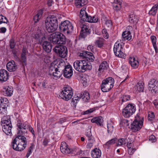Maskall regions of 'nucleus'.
Returning <instances> with one entry per match:
<instances>
[{"label": "nucleus", "instance_id": "obj_43", "mask_svg": "<svg viewBox=\"0 0 158 158\" xmlns=\"http://www.w3.org/2000/svg\"><path fill=\"white\" fill-rule=\"evenodd\" d=\"M155 115L153 112H149L148 116V119L150 121H152L155 119Z\"/></svg>", "mask_w": 158, "mask_h": 158}, {"label": "nucleus", "instance_id": "obj_49", "mask_svg": "<svg viewBox=\"0 0 158 158\" xmlns=\"http://www.w3.org/2000/svg\"><path fill=\"white\" fill-rule=\"evenodd\" d=\"M58 71L57 68L54 70V74L52 75V76L54 77V78L56 79L57 78H60L61 77V74L59 75L58 73Z\"/></svg>", "mask_w": 158, "mask_h": 158}, {"label": "nucleus", "instance_id": "obj_44", "mask_svg": "<svg viewBox=\"0 0 158 158\" xmlns=\"http://www.w3.org/2000/svg\"><path fill=\"white\" fill-rule=\"evenodd\" d=\"M120 125L121 126H124L127 127L129 125V121L126 119H122L121 121Z\"/></svg>", "mask_w": 158, "mask_h": 158}, {"label": "nucleus", "instance_id": "obj_32", "mask_svg": "<svg viewBox=\"0 0 158 158\" xmlns=\"http://www.w3.org/2000/svg\"><path fill=\"white\" fill-rule=\"evenodd\" d=\"M28 52L27 49L25 47H23L22 48V52L21 56V60L22 61L25 63L27 61V57L26 54Z\"/></svg>", "mask_w": 158, "mask_h": 158}, {"label": "nucleus", "instance_id": "obj_9", "mask_svg": "<svg viewBox=\"0 0 158 158\" xmlns=\"http://www.w3.org/2000/svg\"><path fill=\"white\" fill-rule=\"evenodd\" d=\"M135 106L134 104H129L123 109V115L125 118H129L135 112Z\"/></svg>", "mask_w": 158, "mask_h": 158}, {"label": "nucleus", "instance_id": "obj_10", "mask_svg": "<svg viewBox=\"0 0 158 158\" xmlns=\"http://www.w3.org/2000/svg\"><path fill=\"white\" fill-rule=\"evenodd\" d=\"M53 50L59 56L62 58L65 57L68 53V50L67 47L63 45L56 46Z\"/></svg>", "mask_w": 158, "mask_h": 158}, {"label": "nucleus", "instance_id": "obj_50", "mask_svg": "<svg viewBox=\"0 0 158 158\" xmlns=\"http://www.w3.org/2000/svg\"><path fill=\"white\" fill-rule=\"evenodd\" d=\"M117 146H121L125 143V140L124 139L122 138L117 140Z\"/></svg>", "mask_w": 158, "mask_h": 158}, {"label": "nucleus", "instance_id": "obj_8", "mask_svg": "<svg viewBox=\"0 0 158 158\" xmlns=\"http://www.w3.org/2000/svg\"><path fill=\"white\" fill-rule=\"evenodd\" d=\"M113 51L115 55L119 58H124L126 55L124 50L121 44L116 42L114 45Z\"/></svg>", "mask_w": 158, "mask_h": 158}, {"label": "nucleus", "instance_id": "obj_30", "mask_svg": "<svg viewBox=\"0 0 158 158\" xmlns=\"http://www.w3.org/2000/svg\"><path fill=\"white\" fill-rule=\"evenodd\" d=\"M137 17L133 13L129 15V21L131 24L136 23L138 21Z\"/></svg>", "mask_w": 158, "mask_h": 158}, {"label": "nucleus", "instance_id": "obj_52", "mask_svg": "<svg viewBox=\"0 0 158 158\" xmlns=\"http://www.w3.org/2000/svg\"><path fill=\"white\" fill-rule=\"evenodd\" d=\"M121 101L123 102L129 101L130 100V95H123L121 98Z\"/></svg>", "mask_w": 158, "mask_h": 158}, {"label": "nucleus", "instance_id": "obj_26", "mask_svg": "<svg viewBox=\"0 0 158 158\" xmlns=\"http://www.w3.org/2000/svg\"><path fill=\"white\" fill-rule=\"evenodd\" d=\"M91 122L92 123H95L98 125L102 126L103 125V119L102 117L98 116L93 118L91 120Z\"/></svg>", "mask_w": 158, "mask_h": 158}, {"label": "nucleus", "instance_id": "obj_61", "mask_svg": "<svg viewBox=\"0 0 158 158\" xmlns=\"http://www.w3.org/2000/svg\"><path fill=\"white\" fill-rule=\"evenodd\" d=\"M6 31V27H1L0 28V33H4Z\"/></svg>", "mask_w": 158, "mask_h": 158}, {"label": "nucleus", "instance_id": "obj_34", "mask_svg": "<svg viewBox=\"0 0 158 158\" xmlns=\"http://www.w3.org/2000/svg\"><path fill=\"white\" fill-rule=\"evenodd\" d=\"M150 39L155 52L156 53H157L158 52V49L156 44V38L155 36L152 35L151 36Z\"/></svg>", "mask_w": 158, "mask_h": 158}, {"label": "nucleus", "instance_id": "obj_21", "mask_svg": "<svg viewBox=\"0 0 158 158\" xmlns=\"http://www.w3.org/2000/svg\"><path fill=\"white\" fill-rule=\"evenodd\" d=\"M129 63L131 67L134 69H136L138 67L139 62L137 60H136L134 57H131L129 59Z\"/></svg>", "mask_w": 158, "mask_h": 158}, {"label": "nucleus", "instance_id": "obj_19", "mask_svg": "<svg viewBox=\"0 0 158 158\" xmlns=\"http://www.w3.org/2000/svg\"><path fill=\"white\" fill-rule=\"evenodd\" d=\"M45 27L47 31L49 33L53 32L55 31L57 28L56 27L52 25L50 23L45 22Z\"/></svg>", "mask_w": 158, "mask_h": 158}, {"label": "nucleus", "instance_id": "obj_64", "mask_svg": "<svg viewBox=\"0 0 158 158\" xmlns=\"http://www.w3.org/2000/svg\"><path fill=\"white\" fill-rule=\"evenodd\" d=\"M77 101H75L74 100V98H72L71 101V104L73 105L74 107H76L77 104Z\"/></svg>", "mask_w": 158, "mask_h": 158}, {"label": "nucleus", "instance_id": "obj_56", "mask_svg": "<svg viewBox=\"0 0 158 158\" xmlns=\"http://www.w3.org/2000/svg\"><path fill=\"white\" fill-rule=\"evenodd\" d=\"M149 140L152 143H154L156 141V139L154 135H152L149 136Z\"/></svg>", "mask_w": 158, "mask_h": 158}, {"label": "nucleus", "instance_id": "obj_29", "mask_svg": "<svg viewBox=\"0 0 158 158\" xmlns=\"http://www.w3.org/2000/svg\"><path fill=\"white\" fill-rule=\"evenodd\" d=\"M105 40L102 38L99 37L94 42L95 45L99 48L103 47Z\"/></svg>", "mask_w": 158, "mask_h": 158}, {"label": "nucleus", "instance_id": "obj_36", "mask_svg": "<svg viewBox=\"0 0 158 158\" xmlns=\"http://www.w3.org/2000/svg\"><path fill=\"white\" fill-rule=\"evenodd\" d=\"M56 66V64L54 63H52L51 64L49 68V74L50 75L52 76V75L54 74V70L57 68Z\"/></svg>", "mask_w": 158, "mask_h": 158}, {"label": "nucleus", "instance_id": "obj_16", "mask_svg": "<svg viewBox=\"0 0 158 158\" xmlns=\"http://www.w3.org/2000/svg\"><path fill=\"white\" fill-rule=\"evenodd\" d=\"M13 91V88L11 86H8L3 87L1 91V93L4 96L10 97L12 95Z\"/></svg>", "mask_w": 158, "mask_h": 158}, {"label": "nucleus", "instance_id": "obj_14", "mask_svg": "<svg viewBox=\"0 0 158 158\" xmlns=\"http://www.w3.org/2000/svg\"><path fill=\"white\" fill-rule=\"evenodd\" d=\"M45 22L50 23L52 25L58 27V23L57 18L54 15L49 16L46 19Z\"/></svg>", "mask_w": 158, "mask_h": 158}, {"label": "nucleus", "instance_id": "obj_25", "mask_svg": "<svg viewBox=\"0 0 158 158\" xmlns=\"http://www.w3.org/2000/svg\"><path fill=\"white\" fill-rule=\"evenodd\" d=\"M134 88L139 92H143L144 89V83L142 82H138L135 86Z\"/></svg>", "mask_w": 158, "mask_h": 158}, {"label": "nucleus", "instance_id": "obj_2", "mask_svg": "<svg viewBox=\"0 0 158 158\" xmlns=\"http://www.w3.org/2000/svg\"><path fill=\"white\" fill-rule=\"evenodd\" d=\"M85 8H83L81 9L79 16L81 19L80 22L82 23L80 26L81 28L80 37L84 38L90 34L91 30L89 28V26L83 24L82 21L96 23L97 22L98 20V18L96 16L92 17L89 16L85 10Z\"/></svg>", "mask_w": 158, "mask_h": 158}, {"label": "nucleus", "instance_id": "obj_55", "mask_svg": "<svg viewBox=\"0 0 158 158\" xmlns=\"http://www.w3.org/2000/svg\"><path fill=\"white\" fill-rule=\"evenodd\" d=\"M95 109L94 108H90L85 111H83L82 113L83 114H89L94 111Z\"/></svg>", "mask_w": 158, "mask_h": 158}, {"label": "nucleus", "instance_id": "obj_17", "mask_svg": "<svg viewBox=\"0 0 158 158\" xmlns=\"http://www.w3.org/2000/svg\"><path fill=\"white\" fill-rule=\"evenodd\" d=\"M66 66L67 65L66 64L65 62L63 60H61L59 62V64L57 65L56 64V67H57L59 71L58 73L59 75L61 74V76L62 75L65 68Z\"/></svg>", "mask_w": 158, "mask_h": 158}, {"label": "nucleus", "instance_id": "obj_59", "mask_svg": "<svg viewBox=\"0 0 158 158\" xmlns=\"http://www.w3.org/2000/svg\"><path fill=\"white\" fill-rule=\"evenodd\" d=\"M106 21L105 23L106 25L108 27L111 26L112 25V22L111 20H105Z\"/></svg>", "mask_w": 158, "mask_h": 158}, {"label": "nucleus", "instance_id": "obj_39", "mask_svg": "<svg viewBox=\"0 0 158 158\" xmlns=\"http://www.w3.org/2000/svg\"><path fill=\"white\" fill-rule=\"evenodd\" d=\"M158 9V4H156L149 11V13L153 16H155L157 10Z\"/></svg>", "mask_w": 158, "mask_h": 158}, {"label": "nucleus", "instance_id": "obj_45", "mask_svg": "<svg viewBox=\"0 0 158 158\" xmlns=\"http://www.w3.org/2000/svg\"><path fill=\"white\" fill-rule=\"evenodd\" d=\"M42 36L41 31L40 30H38L36 31V33L35 34L34 38L37 40H40V38ZM40 41V40H39Z\"/></svg>", "mask_w": 158, "mask_h": 158}, {"label": "nucleus", "instance_id": "obj_11", "mask_svg": "<svg viewBox=\"0 0 158 158\" xmlns=\"http://www.w3.org/2000/svg\"><path fill=\"white\" fill-rule=\"evenodd\" d=\"M61 152L64 154H73L77 155V148L73 149L68 148V145L65 143H62L60 147Z\"/></svg>", "mask_w": 158, "mask_h": 158}, {"label": "nucleus", "instance_id": "obj_27", "mask_svg": "<svg viewBox=\"0 0 158 158\" xmlns=\"http://www.w3.org/2000/svg\"><path fill=\"white\" fill-rule=\"evenodd\" d=\"M108 66V64L106 61H103L99 65L98 71L100 73L103 72L107 69Z\"/></svg>", "mask_w": 158, "mask_h": 158}, {"label": "nucleus", "instance_id": "obj_40", "mask_svg": "<svg viewBox=\"0 0 158 158\" xmlns=\"http://www.w3.org/2000/svg\"><path fill=\"white\" fill-rule=\"evenodd\" d=\"M2 23H5L6 24L7 26L9 24V22L5 17L2 15H0V24Z\"/></svg>", "mask_w": 158, "mask_h": 158}, {"label": "nucleus", "instance_id": "obj_28", "mask_svg": "<svg viewBox=\"0 0 158 158\" xmlns=\"http://www.w3.org/2000/svg\"><path fill=\"white\" fill-rule=\"evenodd\" d=\"M80 98H82L85 102H88L90 98L89 94L86 91L82 92L80 95Z\"/></svg>", "mask_w": 158, "mask_h": 158}, {"label": "nucleus", "instance_id": "obj_60", "mask_svg": "<svg viewBox=\"0 0 158 158\" xmlns=\"http://www.w3.org/2000/svg\"><path fill=\"white\" fill-rule=\"evenodd\" d=\"M41 18L40 17H39V16L38 15H35L34 17V20L35 22V23H37V22Z\"/></svg>", "mask_w": 158, "mask_h": 158}, {"label": "nucleus", "instance_id": "obj_38", "mask_svg": "<svg viewBox=\"0 0 158 158\" xmlns=\"http://www.w3.org/2000/svg\"><path fill=\"white\" fill-rule=\"evenodd\" d=\"M117 139L116 138H114L107 141L105 144V146H107V147L108 148L110 146L114 144L115 143L117 142Z\"/></svg>", "mask_w": 158, "mask_h": 158}, {"label": "nucleus", "instance_id": "obj_35", "mask_svg": "<svg viewBox=\"0 0 158 158\" xmlns=\"http://www.w3.org/2000/svg\"><path fill=\"white\" fill-rule=\"evenodd\" d=\"M87 3V2L85 0H76L75 4L77 7H80L86 5Z\"/></svg>", "mask_w": 158, "mask_h": 158}, {"label": "nucleus", "instance_id": "obj_18", "mask_svg": "<svg viewBox=\"0 0 158 158\" xmlns=\"http://www.w3.org/2000/svg\"><path fill=\"white\" fill-rule=\"evenodd\" d=\"M83 60L75 61L73 63V66L75 69L80 72H82Z\"/></svg>", "mask_w": 158, "mask_h": 158}, {"label": "nucleus", "instance_id": "obj_33", "mask_svg": "<svg viewBox=\"0 0 158 158\" xmlns=\"http://www.w3.org/2000/svg\"><path fill=\"white\" fill-rule=\"evenodd\" d=\"M2 126V129L4 132L7 135L10 134L11 133V130L12 128V126H8L7 125L5 126L3 125Z\"/></svg>", "mask_w": 158, "mask_h": 158}, {"label": "nucleus", "instance_id": "obj_3", "mask_svg": "<svg viewBox=\"0 0 158 158\" xmlns=\"http://www.w3.org/2000/svg\"><path fill=\"white\" fill-rule=\"evenodd\" d=\"M48 39L54 44H64L66 41L65 35L59 32H56L51 34Z\"/></svg>", "mask_w": 158, "mask_h": 158}, {"label": "nucleus", "instance_id": "obj_1", "mask_svg": "<svg viewBox=\"0 0 158 158\" xmlns=\"http://www.w3.org/2000/svg\"><path fill=\"white\" fill-rule=\"evenodd\" d=\"M17 126L18 135L12 140L11 146L14 150L21 152L27 146L26 138L22 135L27 132L28 125L26 122H23L20 120H18Z\"/></svg>", "mask_w": 158, "mask_h": 158}, {"label": "nucleus", "instance_id": "obj_58", "mask_svg": "<svg viewBox=\"0 0 158 158\" xmlns=\"http://www.w3.org/2000/svg\"><path fill=\"white\" fill-rule=\"evenodd\" d=\"M135 151V149L134 148H131L128 149V153L130 155H132Z\"/></svg>", "mask_w": 158, "mask_h": 158}, {"label": "nucleus", "instance_id": "obj_53", "mask_svg": "<svg viewBox=\"0 0 158 158\" xmlns=\"http://www.w3.org/2000/svg\"><path fill=\"white\" fill-rule=\"evenodd\" d=\"M16 45V43L14 39L12 37L10 41V48L11 49H13L14 48L15 45Z\"/></svg>", "mask_w": 158, "mask_h": 158}, {"label": "nucleus", "instance_id": "obj_23", "mask_svg": "<svg viewBox=\"0 0 158 158\" xmlns=\"http://www.w3.org/2000/svg\"><path fill=\"white\" fill-rule=\"evenodd\" d=\"M92 69V66L91 63L85 60H83V68L81 69L82 70V72H84L85 71L87 70H90Z\"/></svg>", "mask_w": 158, "mask_h": 158}, {"label": "nucleus", "instance_id": "obj_42", "mask_svg": "<svg viewBox=\"0 0 158 158\" xmlns=\"http://www.w3.org/2000/svg\"><path fill=\"white\" fill-rule=\"evenodd\" d=\"M107 132L108 133L111 134L113 131V124L112 122L107 124Z\"/></svg>", "mask_w": 158, "mask_h": 158}, {"label": "nucleus", "instance_id": "obj_31", "mask_svg": "<svg viewBox=\"0 0 158 158\" xmlns=\"http://www.w3.org/2000/svg\"><path fill=\"white\" fill-rule=\"evenodd\" d=\"M123 40H129L131 39V36L130 31H126L123 32L122 34Z\"/></svg>", "mask_w": 158, "mask_h": 158}, {"label": "nucleus", "instance_id": "obj_13", "mask_svg": "<svg viewBox=\"0 0 158 158\" xmlns=\"http://www.w3.org/2000/svg\"><path fill=\"white\" fill-rule=\"evenodd\" d=\"M64 77L69 79L71 77L73 74L72 67L70 64L67 65L65 68L63 73Z\"/></svg>", "mask_w": 158, "mask_h": 158}, {"label": "nucleus", "instance_id": "obj_15", "mask_svg": "<svg viewBox=\"0 0 158 158\" xmlns=\"http://www.w3.org/2000/svg\"><path fill=\"white\" fill-rule=\"evenodd\" d=\"M10 75L9 73L6 70L2 69L0 70V81L5 82L9 79Z\"/></svg>", "mask_w": 158, "mask_h": 158}, {"label": "nucleus", "instance_id": "obj_24", "mask_svg": "<svg viewBox=\"0 0 158 158\" xmlns=\"http://www.w3.org/2000/svg\"><path fill=\"white\" fill-rule=\"evenodd\" d=\"M91 154L93 158H99L101 156V152L99 149L95 148L92 151Z\"/></svg>", "mask_w": 158, "mask_h": 158}, {"label": "nucleus", "instance_id": "obj_22", "mask_svg": "<svg viewBox=\"0 0 158 158\" xmlns=\"http://www.w3.org/2000/svg\"><path fill=\"white\" fill-rule=\"evenodd\" d=\"M44 50L46 52L49 53L51 52L52 49V45L51 43L47 41H44L42 44Z\"/></svg>", "mask_w": 158, "mask_h": 158}, {"label": "nucleus", "instance_id": "obj_20", "mask_svg": "<svg viewBox=\"0 0 158 158\" xmlns=\"http://www.w3.org/2000/svg\"><path fill=\"white\" fill-rule=\"evenodd\" d=\"M6 68L8 71L12 72L15 71L17 69V67L14 61L12 60L7 63L6 64Z\"/></svg>", "mask_w": 158, "mask_h": 158}, {"label": "nucleus", "instance_id": "obj_47", "mask_svg": "<svg viewBox=\"0 0 158 158\" xmlns=\"http://www.w3.org/2000/svg\"><path fill=\"white\" fill-rule=\"evenodd\" d=\"M10 121H11V120L10 116H6L2 118L1 122L2 123H8Z\"/></svg>", "mask_w": 158, "mask_h": 158}, {"label": "nucleus", "instance_id": "obj_48", "mask_svg": "<svg viewBox=\"0 0 158 158\" xmlns=\"http://www.w3.org/2000/svg\"><path fill=\"white\" fill-rule=\"evenodd\" d=\"M8 103L9 101L6 98L0 97V103L3 104L5 105L8 106Z\"/></svg>", "mask_w": 158, "mask_h": 158}, {"label": "nucleus", "instance_id": "obj_46", "mask_svg": "<svg viewBox=\"0 0 158 158\" xmlns=\"http://www.w3.org/2000/svg\"><path fill=\"white\" fill-rule=\"evenodd\" d=\"M88 52L84 51H82L78 53V55L80 57L82 58L83 59L85 58V59Z\"/></svg>", "mask_w": 158, "mask_h": 158}, {"label": "nucleus", "instance_id": "obj_37", "mask_svg": "<svg viewBox=\"0 0 158 158\" xmlns=\"http://www.w3.org/2000/svg\"><path fill=\"white\" fill-rule=\"evenodd\" d=\"M86 57L85 59L87 60L86 61L90 62H93L94 61L95 59L94 56L93 54L90 52H88L86 55Z\"/></svg>", "mask_w": 158, "mask_h": 158}, {"label": "nucleus", "instance_id": "obj_7", "mask_svg": "<svg viewBox=\"0 0 158 158\" xmlns=\"http://www.w3.org/2000/svg\"><path fill=\"white\" fill-rule=\"evenodd\" d=\"M73 95V90L70 86L67 85L64 87L59 94V97L63 100L68 101Z\"/></svg>", "mask_w": 158, "mask_h": 158}, {"label": "nucleus", "instance_id": "obj_4", "mask_svg": "<svg viewBox=\"0 0 158 158\" xmlns=\"http://www.w3.org/2000/svg\"><path fill=\"white\" fill-rule=\"evenodd\" d=\"M144 118L137 114L133 123L131 124V129L133 132H136L141 129L143 125Z\"/></svg>", "mask_w": 158, "mask_h": 158}, {"label": "nucleus", "instance_id": "obj_51", "mask_svg": "<svg viewBox=\"0 0 158 158\" xmlns=\"http://www.w3.org/2000/svg\"><path fill=\"white\" fill-rule=\"evenodd\" d=\"M102 34L103 36L106 39H107L109 38V34L107 32L106 29H103L102 31Z\"/></svg>", "mask_w": 158, "mask_h": 158}, {"label": "nucleus", "instance_id": "obj_41", "mask_svg": "<svg viewBox=\"0 0 158 158\" xmlns=\"http://www.w3.org/2000/svg\"><path fill=\"white\" fill-rule=\"evenodd\" d=\"M85 135L87 137V139L89 142H94V138L92 136L91 131H89L86 133Z\"/></svg>", "mask_w": 158, "mask_h": 158}, {"label": "nucleus", "instance_id": "obj_54", "mask_svg": "<svg viewBox=\"0 0 158 158\" xmlns=\"http://www.w3.org/2000/svg\"><path fill=\"white\" fill-rule=\"evenodd\" d=\"M122 4H113V6L114 9L116 11L119 10L121 8Z\"/></svg>", "mask_w": 158, "mask_h": 158}, {"label": "nucleus", "instance_id": "obj_12", "mask_svg": "<svg viewBox=\"0 0 158 158\" xmlns=\"http://www.w3.org/2000/svg\"><path fill=\"white\" fill-rule=\"evenodd\" d=\"M148 87L152 88L151 92L154 94L158 92V81L155 79H152L149 81L148 84Z\"/></svg>", "mask_w": 158, "mask_h": 158}, {"label": "nucleus", "instance_id": "obj_62", "mask_svg": "<svg viewBox=\"0 0 158 158\" xmlns=\"http://www.w3.org/2000/svg\"><path fill=\"white\" fill-rule=\"evenodd\" d=\"M7 106V105H5L4 104L0 103V110H1L2 109L5 110Z\"/></svg>", "mask_w": 158, "mask_h": 158}, {"label": "nucleus", "instance_id": "obj_57", "mask_svg": "<svg viewBox=\"0 0 158 158\" xmlns=\"http://www.w3.org/2000/svg\"><path fill=\"white\" fill-rule=\"evenodd\" d=\"M28 128L29 131L32 134L33 137H35V134L33 129L31 126L29 125H28Z\"/></svg>", "mask_w": 158, "mask_h": 158}, {"label": "nucleus", "instance_id": "obj_6", "mask_svg": "<svg viewBox=\"0 0 158 158\" xmlns=\"http://www.w3.org/2000/svg\"><path fill=\"white\" fill-rule=\"evenodd\" d=\"M60 31L67 35L73 31V27L72 23L68 20L61 22L59 24Z\"/></svg>", "mask_w": 158, "mask_h": 158}, {"label": "nucleus", "instance_id": "obj_63", "mask_svg": "<svg viewBox=\"0 0 158 158\" xmlns=\"http://www.w3.org/2000/svg\"><path fill=\"white\" fill-rule=\"evenodd\" d=\"M94 142H89L86 145V147L87 148H90L93 146V143Z\"/></svg>", "mask_w": 158, "mask_h": 158}, {"label": "nucleus", "instance_id": "obj_5", "mask_svg": "<svg viewBox=\"0 0 158 158\" xmlns=\"http://www.w3.org/2000/svg\"><path fill=\"white\" fill-rule=\"evenodd\" d=\"M114 79L111 77H108L104 79L101 85V89L103 92H108L114 86Z\"/></svg>", "mask_w": 158, "mask_h": 158}]
</instances>
